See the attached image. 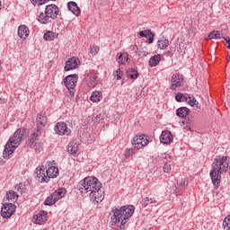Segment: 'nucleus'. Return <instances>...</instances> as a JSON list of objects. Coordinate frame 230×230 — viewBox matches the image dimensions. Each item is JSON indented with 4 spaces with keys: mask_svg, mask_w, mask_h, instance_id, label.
Wrapping results in <instances>:
<instances>
[{
    "mask_svg": "<svg viewBox=\"0 0 230 230\" xmlns=\"http://www.w3.org/2000/svg\"><path fill=\"white\" fill-rule=\"evenodd\" d=\"M171 87L172 91H177V87H182L184 84V75L181 74H173L171 78Z\"/></svg>",
    "mask_w": 230,
    "mask_h": 230,
    "instance_id": "nucleus-9",
    "label": "nucleus"
},
{
    "mask_svg": "<svg viewBox=\"0 0 230 230\" xmlns=\"http://www.w3.org/2000/svg\"><path fill=\"white\" fill-rule=\"evenodd\" d=\"M3 8V4H1V0H0V10H2Z\"/></svg>",
    "mask_w": 230,
    "mask_h": 230,
    "instance_id": "nucleus-49",
    "label": "nucleus"
},
{
    "mask_svg": "<svg viewBox=\"0 0 230 230\" xmlns=\"http://www.w3.org/2000/svg\"><path fill=\"white\" fill-rule=\"evenodd\" d=\"M48 125V117L46 113L40 112L36 117V126L39 130H43L44 128Z\"/></svg>",
    "mask_w": 230,
    "mask_h": 230,
    "instance_id": "nucleus-12",
    "label": "nucleus"
},
{
    "mask_svg": "<svg viewBox=\"0 0 230 230\" xmlns=\"http://www.w3.org/2000/svg\"><path fill=\"white\" fill-rule=\"evenodd\" d=\"M186 186H188V181H186V179L178 181L176 186V195H181Z\"/></svg>",
    "mask_w": 230,
    "mask_h": 230,
    "instance_id": "nucleus-22",
    "label": "nucleus"
},
{
    "mask_svg": "<svg viewBox=\"0 0 230 230\" xmlns=\"http://www.w3.org/2000/svg\"><path fill=\"white\" fill-rule=\"evenodd\" d=\"M67 8L68 11L72 12V13L76 17H78V15L81 13L80 7H78V4H76V2H68Z\"/></svg>",
    "mask_w": 230,
    "mask_h": 230,
    "instance_id": "nucleus-18",
    "label": "nucleus"
},
{
    "mask_svg": "<svg viewBox=\"0 0 230 230\" xmlns=\"http://www.w3.org/2000/svg\"><path fill=\"white\" fill-rule=\"evenodd\" d=\"M171 141H173L172 132L163 131L160 136V143H163V145H170Z\"/></svg>",
    "mask_w": 230,
    "mask_h": 230,
    "instance_id": "nucleus-16",
    "label": "nucleus"
},
{
    "mask_svg": "<svg viewBox=\"0 0 230 230\" xmlns=\"http://www.w3.org/2000/svg\"><path fill=\"white\" fill-rule=\"evenodd\" d=\"M226 43L227 44L226 48L227 49H230V38L229 37H224L223 38Z\"/></svg>",
    "mask_w": 230,
    "mask_h": 230,
    "instance_id": "nucleus-45",
    "label": "nucleus"
},
{
    "mask_svg": "<svg viewBox=\"0 0 230 230\" xmlns=\"http://www.w3.org/2000/svg\"><path fill=\"white\" fill-rule=\"evenodd\" d=\"M31 148H34L36 152H42V143L39 142V140H35L34 142H31Z\"/></svg>",
    "mask_w": 230,
    "mask_h": 230,
    "instance_id": "nucleus-35",
    "label": "nucleus"
},
{
    "mask_svg": "<svg viewBox=\"0 0 230 230\" xmlns=\"http://www.w3.org/2000/svg\"><path fill=\"white\" fill-rule=\"evenodd\" d=\"M114 76L116 78V80H121V78L123 77V71H121V69L118 68L114 72Z\"/></svg>",
    "mask_w": 230,
    "mask_h": 230,
    "instance_id": "nucleus-40",
    "label": "nucleus"
},
{
    "mask_svg": "<svg viewBox=\"0 0 230 230\" xmlns=\"http://www.w3.org/2000/svg\"><path fill=\"white\" fill-rule=\"evenodd\" d=\"M47 172V177L49 179H55V177H58V167L57 166H50L48 169H45Z\"/></svg>",
    "mask_w": 230,
    "mask_h": 230,
    "instance_id": "nucleus-20",
    "label": "nucleus"
},
{
    "mask_svg": "<svg viewBox=\"0 0 230 230\" xmlns=\"http://www.w3.org/2000/svg\"><path fill=\"white\" fill-rule=\"evenodd\" d=\"M98 51H100V47L96 46V45H93L92 48H91V53L92 55H96V53H98Z\"/></svg>",
    "mask_w": 230,
    "mask_h": 230,
    "instance_id": "nucleus-43",
    "label": "nucleus"
},
{
    "mask_svg": "<svg viewBox=\"0 0 230 230\" xmlns=\"http://www.w3.org/2000/svg\"><path fill=\"white\" fill-rule=\"evenodd\" d=\"M228 171L229 157L222 156L221 158L215 159L210 171V179L215 190H218V188H220L222 175H224V173H227Z\"/></svg>",
    "mask_w": 230,
    "mask_h": 230,
    "instance_id": "nucleus-2",
    "label": "nucleus"
},
{
    "mask_svg": "<svg viewBox=\"0 0 230 230\" xmlns=\"http://www.w3.org/2000/svg\"><path fill=\"white\" fill-rule=\"evenodd\" d=\"M22 188H23L22 183H19L16 187V190L19 191L20 193H22Z\"/></svg>",
    "mask_w": 230,
    "mask_h": 230,
    "instance_id": "nucleus-46",
    "label": "nucleus"
},
{
    "mask_svg": "<svg viewBox=\"0 0 230 230\" xmlns=\"http://www.w3.org/2000/svg\"><path fill=\"white\" fill-rule=\"evenodd\" d=\"M15 213V205L13 203H4L1 209V215L4 218H10Z\"/></svg>",
    "mask_w": 230,
    "mask_h": 230,
    "instance_id": "nucleus-11",
    "label": "nucleus"
},
{
    "mask_svg": "<svg viewBox=\"0 0 230 230\" xmlns=\"http://www.w3.org/2000/svg\"><path fill=\"white\" fill-rule=\"evenodd\" d=\"M129 49L132 55H137V51H139L137 45H131Z\"/></svg>",
    "mask_w": 230,
    "mask_h": 230,
    "instance_id": "nucleus-42",
    "label": "nucleus"
},
{
    "mask_svg": "<svg viewBox=\"0 0 230 230\" xmlns=\"http://www.w3.org/2000/svg\"><path fill=\"white\" fill-rule=\"evenodd\" d=\"M60 10L56 4H49L45 8V13H41L38 16V21L40 24H49L51 21H55L58 17Z\"/></svg>",
    "mask_w": 230,
    "mask_h": 230,
    "instance_id": "nucleus-5",
    "label": "nucleus"
},
{
    "mask_svg": "<svg viewBox=\"0 0 230 230\" xmlns=\"http://www.w3.org/2000/svg\"><path fill=\"white\" fill-rule=\"evenodd\" d=\"M127 75H128V77L130 78L131 80H137V78L139 77V73L137 72V70L134 68H128L127 70Z\"/></svg>",
    "mask_w": 230,
    "mask_h": 230,
    "instance_id": "nucleus-29",
    "label": "nucleus"
},
{
    "mask_svg": "<svg viewBox=\"0 0 230 230\" xmlns=\"http://www.w3.org/2000/svg\"><path fill=\"white\" fill-rule=\"evenodd\" d=\"M157 201L154 200L152 198H143L140 201L141 206H143V208H146V206H150V204H155Z\"/></svg>",
    "mask_w": 230,
    "mask_h": 230,
    "instance_id": "nucleus-31",
    "label": "nucleus"
},
{
    "mask_svg": "<svg viewBox=\"0 0 230 230\" xmlns=\"http://www.w3.org/2000/svg\"><path fill=\"white\" fill-rule=\"evenodd\" d=\"M54 130L58 136H71V128H67L66 122H58Z\"/></svg>",
    "mask_w": 230,
    "mask_h": 230,
    "instance_id": "nucleus-10",
    "label": "nucleus"
},
{
    "mask_svg": "<svg viewBox=\"0 0 230 230\" xmlns=\"http://www.w3.org/2000/svg\"><path fill=\"white\" fill-rule=\"evenodd\" d=\"M57 199H55V196L51 194L49 196L46 200L44 201L45 206H53V204H57Z\"/></svg>",
    "mask_w": 230,
    "mask_h": 230,
    "instance_id": "nucleus-36",
    "label": "nucleus"
},
{
    "mask_svg": "<svg viewBox=\"0 0 230 230\" xmlns=\"http://www.w3.org/2000/svg\"><path fill=\"white\" fill-rule=\"evenodd\" d=\"M187 98H188L187 103H189L191 107H195V103H197V99L191 96H188Z\"/></svg>",
    "mask_w": 230,
    "mask_h": 230,
    "instance_id": "nucleus-41",
    "label": "nucleus"
},
{
    "mask_svg": "<svg viewBox=\"0 0 230 230\" xmlns=\"http://www.w3.org/2000/svg\"><path fill=\"white\" fill-rule=\"evenodd\" d=\"M86 82L88 87H90L91 89H94V87H96V85L100 84V79H98V75H96V74H89L86 76Z\"/></svg>",
    "mask_w": 230,
    "mask_h": 230,
    "instance_id": "nucleus-14",
    "label": "nucleus"
},
{
    "mask_svg": "<svg viewBox=\"0 0 230 230\" xmlns=\"http://www.w3.org/2000/svg\"><path fill=\"white\" fill-rule=\"evenodd\" d=\"M190 114V109L188 107H181L176 110V116L178 118H186Z\"/></svg>",
    "mask_w": 230,
    "mask_h": 230,
    "instance_id": "nucleus-24",
    "label": "nucleus"
},
{
    "mask_svg": "<svg viewBox=\"0 0 230 230\" xmlns=\"http://www.w3.org/2000/svg\"><path fill=\"white\" fill-rule=\"evenodd\" d=\"M138 35L144 39H147L148 44L154 43V39L155 37V34L152 33L151 30L140 31Z\"/></svg>",
    "mask_w": 230,
    "mask_h": 230,
    "instance_id": "nucleus-17",
    "label": "nucleus"
},
{
    "mask_svg": "<svg viewBox=\"0 0 230 230\" xmlns=\"http://www.w3.org/2000/svg\"><path fill=\"white\" fill-rule=\"evenodd\" d=\"M158 48L159 49H166L168 46H170V40H168L166 38L162 37L158 41Z\"/></svg>",
    "mask_w": 230,
    "mask_h": 230,
    "instance_id": "nucleus-28",
    "label": "nucleus"
},
{
    "mask_svg": "<svg viewBox=\"0 0 230 230\" xmlns=\"http://www.w3.org/2000/svg\"><path fill=\"white\" fill-rule=\"evenodd\" d=\"M67 150L72 155H76L78 154V144L75 141L70 142Z\"/></svg>",
    "mask_w": 230,
    "mask_h": 230,
    "instance_id": "nucleus-25",
    "label": "nucleus"
},
{
    "mask_svg": "<svg viewBox=\"0 0 230 230\" xmlns=\"http://www.w3.org/2000/svg\"><path fill=\"white\" fill-rule=\"evenodd\" d=\"M48 220V212L42 210L41 212L35 214L32 218L34 224L42 225Z\"/></svg>",
    "mask_w": 230,
    "mask_h": 230,
    "instance_id": "nucleus-13",
    "label": "nucleus"
},
{
    "mask_svg": "<svg viewBox=\"0 0 230 230\" xmlns=\"http://www.w3.org/2000/svg\"><path fill=\"white\" fill-rule=\"evenodd\" d=\"M90 100L93 103H98V102H102V100H103V93L101 91H94L92 93Z\"/></svg>",
    "mask_w": 230,
    "mask_h": 230,
    "instance_id": "nucleus-21",
    "label": "nucleus"
},
{
    "mask_svg": "<svg viewBox=\"0 0 230 230\" xmlns=\"http://www.w3.org/2000/svg\"><path fill=\"white\" fill-rule=\"evenodd\" d=\"M175 100L178 102H188V96L182 94L181 93H178L175 95Z\"/></svg>",
    "mask_w": 230,
    "mask_h": 230,
    "instance_id": "nucleus-37",
    "label": "nucleus"
},
{
    "mask_svg": "<svg viewBox=\"0 0 230 230\" xmlns=\"http://www.w3.org/2000/svg\"><path fill=\"white\" fill-rule=\"evenodd\" d=\"M6 199H7V200L15 202V200H17V199H19V195H17V192L13 191V190H9L6 193Z\"/></svg>",
    "mask_w": 230,
    "mask_h": 230,
    "instance_id": "nucleus-32",
    "label": "nucleus"
},
{
    "mask_svg": "<svg viewBox=\"0 0 230 230\" xmlns=\"http://www.w3.org/2000/svg\"><path fill=\"white\" fill-rule=\"evenodd\" d=\"M5 100L4 98H0V104L5 103Z\"/></svg>",
    "mask_w": 230,
    "mask_h": 230,
    "instance_id": "nucleus-47",
    "label": "nucleus"
},
{
    "mask_svg": "<svg viewBox=\"0 0 230 230\" xmlns=\"http://www.w3.org/2000/svg\"><path fill=\"white\" fill-rule=\"evenodd\" d=\"M78 62H80V59L77 58H69L65 65V71H72V69H76L78 67Z\"/></svg>",
    "mask_w": 230,
    "mask_h": 230,
    "instance_id": "nucleus-15",
    "label": "nucleus"
},
{
    "mask_svg": "<svg viewBox=\"0 0 230 230\" xmlns=\"http://www.w3.org/2000/svg\"><path fill=\"white\" fill-rule=\"evenodd\" d=\"M26 132L28 130L24 128H18L13 136L10 137L8 142L5 144L3 157L4 159H10V156L13 152H15L16 148H19V145L24 141L26 137Z\"/></svg>",
    "mask_w": 230,
    "mask_h": 230,
    "instance_id": "nucleus-3",
    "label": "nucleus"
},
{
    "mask_svg": "<svg viewBox=\"0 0 230 230\" xmlns=\"http://www.w3.org/2000/svg\"><path fill=\"white\" fill-rule=\"evenodd\" d=\"M209 39H224V34L220 31H213L208 34Z\"/></svg>",
    "mask_w": 230,
    "mask_h": 230,
    "instance_id": "nucleus-34",
    "label": "nucleus"
},
{
    "mask_svg": "<svg viewBox=\"0 0 230 230\" xmlns=\"http://www.w3.org/2000/svg\"><path fill=\"white\" fill-rule=\"evenodd\" d=\"M66 189L60 188L55 190L52 195L54 196V199H56V200L58 202L60 199H64V197H66Z\"/></svg>",
    "mask_w": 230,
    "mask_h": 230,
    "instance_id": "nucleus-23",
    "label": "nucleus"
},
{
    "mask_svg": "<svg viewBox=\"0 0 230 230\" xmlns=\"http://www.w3.org/2000/svg\"><path fill=\"white\" fill-rule=\"evenodd\" d=\"M164 159V173H170V172H172V162L168 159V156L164 155L163 156Z\"/></svg>",
    "mask_w": 230,
    "mask_h": 230,
    "instance_id": "nucleus-26",
    "label": "nucleus"
},
{
    "mask_svg": "<svg viewBox=\"0 0 230 230\" xmlns=\"http://www.w3.org/2000/svg\"><path fill=\"white\" fill-rule=\"evenodd\" d=\"M120 230H123V228H120Z\"/></svg>",
    "mask_w": 230,
    "mask_h": 230,
    "instance_id": "nucleus-50",
    "label": "nucleus"
},
{
    "mask_svg": "<svg viewBox=\"0 0 230 230\" xmlns=\"http://www.w3.org/2000/svg\"><path fill=\"white\" fill-rule=\"evenodd\" d=\"M35 179L38 182H49V176H48L46 167H44V165H40L36 168Z\"/></svg>",
    "mask_w": 230,
    "mask_h": 230,
    "instance_id": "nucleus-8",
    "label": "nucleus"
},
{
    "mask_svg": "<svg viewBox=\"0 0 230 230\" xmlns=\"http://www.w3.org/2000/svg\"><path fill=\"white\" fill-rule=\"evenodd\" d=\"M43 37L45 40H55L58 35L51 31H49L44 34Z\"/></svg>",
    "mask_w": 230,
    "mask_h": 230,
    "instance_id": "nucleus-33",
    "label": "nucleus"
},
{
    "mask_svg": "<svg viewBox=\"0 0 230 230\" xmlns=\"http://www.w3.org/2000/svg\"><path fill=\"white\" fill-rule=\"evenodd\" d=\"M76 189L82 195L85 193H90V198L93 202H102L103 200V190H102V182L98 181L96 177H86L84 180H81L76 186Z\"/></svg>",
    "mask_w": 230,
    "mask_h": 230,
    "instance_id": "nucleus-1",
    "label": "nucleus"
},
{
    "mask_svg": "<svg viewBox=\"0 0 230 230\" xmlns=\"http://www.w3.org/2000/svg\"><path fill=\"white\" fill-rule=\"evenodd\" d=\"M136 155V152H134V149L132 148H127L124 152V157L127 159H130Z\"/></svg>",
    "mask_w": 230,
    "mask_h": 230,
    "instance_id": "nucleus-38",
    "label": "nucleus"
},
{
    "mask_svg": "<svg viewBox=\"0 0 230 230\" xmlns=\"http://www.w3.org/2000/svg\"><path fill=\"white\" fill-rule=\"evenodd\" d=\"M136 208L132 205L123 206L119 208H112V217H111V226H116V224H120L125 226L132 215H134Z\"/></svg>",
    "mask_w": 230,
    "mask_h": 230,
    "instance_id": "nucleus-4",
    "label": "nucleus"
},
{
    "mask_svg": "<svg viewBox=\"0 0 230 230\" xmlns=\"http://www.w3.org/2000/svg\"><path fill=\"white\" fill-rule=\"evenodd\" d=\"M186 123H191L193 120L190 119H185Z\"/></svg>",
    "mask_w": 230,
    "mask_h": 230,
    "instance_id": "nucleus-48",
    "label": "nucleus"
},
{
    "mask_svg": "<svg viewBox=\"0 0 230 230\" xmlns=\"http://www.w3.org/2000/svg\"><path fill=\"white\" fill-rule=\"evenodd\" d=\"M30 35V29L26 25H20L18 28V36L20 39H28Z\"/></svg>",
    "mask_w": 230,
    "mask_h": 230,
    "instance_id": "nucleus-19",
    "label": "nucleus"
},
{
    "mask_svg": "<svg viewBox=\"0 0 230 230\" xmlns=\"http://www.w3.org/2000/svg\"><path fill=\"white\" fill-rule=\"evenodd\" d=\"M223 228L226 230L230 229V215L227 216L226 217H225V219L223 221Z\"/></svg>",
    "mask_w": 230,
    "mask_h": 230,
    "instance_id": "nucleus-39",
    "label": "nucleus"
},
{
    "mask_svg": "<svg viewBox=\"0 0 230 230\" xmlns=\"http://www.w3.org/2000/svg\"><path fill=\"white\" fill-rule=\"evenodd\" d=\"M117 60L119 64H123V54H117Z\"/></svg>",
    "mask_w": 230,
    "mask_h": 230,
    "instance_id": "nucleus-44",
    "label": "nucleus"
},
{
    "mask_svg": "<svg viewBox=\"0 0 230 230\" xmlns=\"http://www.w3.org/2000/svg\"><path fill=\"white\" fill-rule=\"evenodd\" d=\"M78 82V75H69L64 79V84L70 94V96H75L76 93V84Z\"/></svg>",
    "mask_w": 230,
    "mask_h": 230,
    "instance_id": "nucleus-6",
    "label": "nucleus"
},
{
    "mask_svg": "<svg viewBox=\"0 0 230 230\" xmlns=\"http://www.w3.org/2000/svg\"><path fill=\"white\" fill-rule=\"evenodd\" d=\"M159 62H161V54H156L150 58L149 66L150 67H155V66L159 65Z\"/></svg>",
    "mask_w": 230,
    "mask_h": 230,
    "instance_id": "nucleus-27",
    "label": "nucleus"
},
{
    "mask_svg": "<svg viewBox=\"0 0 230 230\" xmlns=\"http://www.w3.org/2000/svg\"><path fill=\"white\" fill-rule=\"evenodd\" d=\"M150 143L148 138H145V135H137L131 140V145L137 148V150H141V148H145Z\"/></svg>",
    "mask_w": 230,
    "mask_h": 230,
    "instance_id": "nucleus-7",
    "label": "nucleus"
},
{
    "mask_svg": "<svg viewBox=\"0 0 230 230\" xmlns=\"http://www.w3.org/2000/svg\"><path fill=\"white\" fill-rule=\"evenodd\" d=\"M41 131H42L41 129L37 128V130L31 134V138L27 141V145H31L35 141H39L37 137H40V136H41V133H40Z\"/></svg>",
    "mask_w": 230,
    "mask_h": 230,
    "instance_id": "nucleus-30",
    "label": "nucleus"
}]
</instances>
